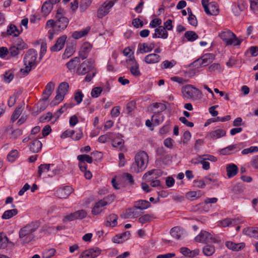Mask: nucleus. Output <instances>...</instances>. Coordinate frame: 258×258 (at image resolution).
Segmentation results:
<instances>
[{
	"label": "nucleus",
	"instance_id": "nucleus-26",
	"mask_svg": "<svg viewBox=\"0 0 258 258\" xmlns=\"http://www.w3.org/2000/svg\"><path fill=\"white\" fill-rule=\"evenodd\" d=\"M151 206L150 203L146 200H140L134 203V208L136 209L145 210Z\"/></svg>",
	"mask_w": 258,
	"mask_h": 258
},
{
	"label": "nucleus",
	"instance_id": "nucleus-45",
	"mask_svg": "<svg viewBox=\"0 0 258 258\" xmlns=\"http://www.w3.org/2000/svg\"><path fill=\"white\" fill-rule=\"evenodd\" d=\"M199 158L200 159V160H198L197 161H192V163L195 164H198L200 163L202 164V167L204 169H209L210 163L208 161H206V160L204 159V157L202 156H199Z\"/></svg>",
	"mask_w": 258,
	"mask_h": 258
},
{
	"label": "nucleus",
	"instance_id": "nucleus-43",
	"mask_svg": "<svg viewBox=\"0 0 258 258\" xmlns=\"http://www.w3.org/2000/svg\"><path fill=\"white\" fill-rule=\"evenodd\" d=\"M184 37L189 41H194L199 37L197 33L192 31H188L184 33Z\"/></svg>",
	"mask_w": 258,
	"mask_h": 258
},
{
	"label": "nucleus",
	"instance_id": "nucleus-52",
	"mask_svg": "<svg viewBox=\"0 0 258 258\" xmlns=\"http://www.w3.org/2000/svg\"><path fill=\"white\" fill-rule=\"evenodd\" d=\"M18 156V152L16 150H12L7 156V159L11 162H14Z\"/></svg>",
	"mask_w": 258,
	"mask_h": 258
},
{
	"label": "nucleus",
	"instance_id": "nucleus-62",
	"mask_svg": "<svg viewBox=\"0 0 258 258\" xmlns=\"http://www.w3.org/2000/svg\"><path fill=\"white\" fill-rule=\"evenodd\" d=\"M84 97V94L81 91H78L75 94V100L77 102L78 104H79L81 103L83 100V98Z\"/></svg>",
	"mask_w": 258,
	"mask_h": 258
},
{
	"label": "nucleus",
	"instance_id": "nucleus-16",
	"mask_svg": "<svg viewBox=\"0 0 258 258\" xmlns=\"http://www.w3.org/2000/svg\"><path fill=\"white\" fill-rule=\"evenodd\" d=\"M73 188L70 186H66L57 189L56 191V196L60 199L68 198L73 191Z\"/></svg>",
	"mask_w": 258,
	"mask_h": 258
},
{
	"label": "nucleus",
	"instance_id": "nucleus-30",
	"mask_svg": "<svg viewBox=\"0 0 258 258\" xmlns=\"http://www.w3.org/2000/svg\"><path fill=\"white\" fill-rule=\"evenodd\" d=\"M225 245L229 249L233 251H238L243 248L245 244L244 243H235L232 241H227L225 243Z\"/></svg>",
	"mask_w": 258,
	"mask_h": 258
},
{
	"label": "nucleus",
	"instance_id": "nucleus-50",
	"mask_svg": "<svg viewBox=\"0 0 258 258\" xmlns=\"http://www.w3.org/2000/svg\"><path fill=\"white\" fill-rule=\"evenodd\" d=\"M14 45L18 47L21 50H23L27 48V44L20 38H17L15 41Z\"/></svg>",
	"mask_w": 258,
	"mask_h": 258
},
{
	"label": "nucleus",
	"instance_id": "nucleus-14",
	"mask_svg": "<svg viewBox=\"0 0 258 258\" xmlns=\"http://www.w3.org/2000/svg\"><path fill=\"white\" fill-rule=\"evenodd\" d=\"M101 250L98 247H94L83 251L80 258H95L97 257Z\"/></svg>",
	"mask_w": 258,
	"mask_h": 258
},
{
	"label": "nucleus",
	"instance_id": "nucleus-36",
	"mask_svg": "<svg viewBox=\"0 0 258 258\" xmlns=\"http://www.w3.org/2000/svg\"><path fill=\"white\" fill-rule=\"evenodd\" d=\"M7 33L8 35H13L15 37L18 36L20 33L17 27L14 24H10L8 26Z\"/></svg>",
	"mask_w": 258,
	"mask_h": 258
},
{
	"label": "nucleus",
	"instance_id": "nucleus-19",
	"mask_svg": "<svg viewBox=\"0 0 258 258\" xmlns=\"http://www.w3.org/2000/svg\"><path fill=\"white\" fill-rule=\"evenodd\" d=\"M54 87L55 84L52 82H49L46 85L42 94L43 100H47L48 99L49 96L54 91Z\"/></svg>",
	"mask_w": 258,
	"mask_h": 258
},
{
	"label": "nucleus",
	"instance_id": "nucleus-54",
	"mask_svg": "<svg viewBox=\"0 0 258 258\" xmlns=\"http://www.w3.org/2000/svg\"><path fill=\"white\" fill-rule=\"evenodd\" d=\"M201 193H202V192L201 190H199L197 191H189L187 193L186 197L188 199H191V200H193L194 198L197 199V198H199V197H200V196L201 195Z\"/></svg>",
	"mask_w": 258,
	"mask_h": 258
},
{
	"label": "nucleus",
	"instance_id": "nucleus-37",
	"mask_svg": "<svg viewBox=\"0 0 258 258\" xmlns=\"http://www.w3.org/2000/svg\"><path fill=\"white\" fill-rule=\"evenodd\" d=\"M90 31V28H87L83 30L79 31H75L72 34V37L75 39H78L85 35H86L89 31Z\"/></svg>",
	"mask_w": 258,
	"mask_h": 258
},
{
	"label": "nucleus",
	"instance_id": "nucleus-31",
	"mask_svg": "<svg viewBox=\"0 0 258 258\" xmlns=\"http://www.w3.org/2000/svg\"><path fill=\"white\" fill-rule=\"evenodd\" d=\"M180 252L185 256L189 257H194L198 255L199 253V250L196 249L194 250H190L189 249L186 247H181L180 249Z\"/></svg>",
	"mask_w": 258,
	"mask_h": 258
},
{
	"label": "nucleus",
	"instance_id": "nucleus-27",
	"mask_svg": "<svg viewBox=\"0 0 258 258\" xmlns=\"http://www.w3.org/2000/svg\"><path fill=\"white\" fill-rule=\"evenodd\" d=\"M237 166L233 164L230 163L227 165L226 166V172L227 175L229 178H231L236 175L238 172Z\"/></svg>",
	"mask_w": 258,
	"mask_h": 258
},
{
	"label": "nucleus",
	"instance_id": "nucleus-55",
	"mask_svg": "<svg viewBox=\"0 0 258 258\" xmlns=\"http://www.w3.org/2000/svg\"><path fill=\"white\" fill-rule=\"evenodd\" d=\"M139 51L141 53H144L150 52L149 47L146 43H143L139 45Z\"/></svg>",
	"mask_w": 258,
	"mask_h": 258
},
{
	"label": "nucleus",
	"instance_id": "nucleus-13",
	"mask_svg": "<svg viewBox=\"0 0 258 258\" xmlns=\"http://www.w3.org/2000/svg\"><path fill=\"white\" fill-rule=\"evenodd\" d=\"M55 31L61 32L64 30L69 23V19L66 17H55Z\"/></svg>",
	"mask_w": 258,
	"mask_h": 258
},
{
	"label": "nucleus",
	"instance_id": "nucleus-28",
	"mask_svg": "<svg viewBox=\"0 0 258 258\" xmlns=\"http://www.w3.org/2000/svg\"><path fill=\"white\" fill-rule=\"evenodd\" d=\"M42 146V143L37 139H33V141L30 143V150L33 153H38L41 150Z\"/></svg>",
	"mask_w": 258,
	"mask_h": 258
},
{
	"label": "nucleus",
	"instance_id": "nucleus-20",
	"mask_svg": "<svg viewBox=\"0 0 258 258\" xmlns=\"http://www.w3.org/2000/svg\"><path fill=\"white\" fill-rule=\"evenodd\" d=\"M67 38L66 35H63L58 38L55 44L51 47V50L52 51H57L61 50L64 45Z\"/></svg>",
	"mask_w": 258,
	"mask_h": 258
},
{
	"label": "nucleus",
	"instance_id": "nucleus-58",
	"mask_svg": "<svg viewBox=\"0 0 258 258\" xmlns=\"http://www.w3.org/2000/svg\"><path fill=\"white\" fill-rule=\"evenodd\" d=\"M75 133L72 134V139L75 141H78L82 138L83 133L81 129L74 131Z\"/></svg>",
	"mask_w": 258,
	"mask_h": 258
},
{
	"label": "nucleus",
	"instance_id": "nucleus-38",
	"mask_svg": "<svg viewBox=\"0 0 258 258\" xmlns=\"http://www.w3.org/2000/svg\"><path fill=\"white\" fill-rule=\"evenodd\" d=\"M124 143V140L122 139L119 137H116L112 140V145L113 147L118 148L121 150L123 147Z\"/></svg>",
	"mask_w": 258,
	"mask_h": 258
},
{
	"label": "nucleus",
	"instance_id": "nucleus-29",
	"mask_svg": "<svg viewBox=\"0 0 258 258\" xmlns=\"http://www.w3.org/2000/svg\"><path fill=\"white\" fill-rule=\"evenodd\" d=\"M130 60L133 61L134 65L130 68V72L131 74L136 77H139L141 75V73L139 70V65L135 59L134 56L130 59Z\"/></svg>",
	"mask_w": 258,
	"mask_h": 258
},
{
	"label": "nucleus",
	"instance_id": "nucleus-18",
	"mask_svg": "<svg viewBox=\"0 0 258 258\" xmlns=\"http://www.w3.org/2000/svg\"><path fill=\"white\" fill-rule=\"evenodd\" d=\"M226 135V131L222 129H217L208 133L206 138L210 140L219 139Z\"/></svg>",
	"mask_w": 258,
	"mask_h": 258
},
{
	"label": "nucleus",
	"instance_id": "nucleus-53",
	"mask_svg": "<svg viewBox=\"0 0 258 258\" xmlns=\"http://www.w3.org/2000/svg\"><path fill=\"white\" fill-rule=\"evenodd\" d=\"M161 115V114L160 112L153 115L152 116V121L158 125L163 120V116Z\"/></svg>",
	"mask_w": 258,
	"mask_h": 258
},
{
	"label": "nucleus",
	"instance_id": "nucleus-15",
	"mask_svg": "<svg viewBox=\"0 0 258 258\" xmlns=\"http://www.w3.org/2000/svg\"><path fill=\"white\" fill-rule=\"evenodd\" d=\"M5 133L9 134L11 139L16 140L22 134L23 132L19 128L13 130L12 125H9L5 127Z\"/></svg>",
	"mask_w": 258,
	"mask_h": 258
},
{
	"label": "nucleus",
	"instance_id": "nucleus-56",
	"mask_svg": "<svg viewBox=\"0 0 258 258\" xmlns=\"http://www.w3.org/2000/svg\"><path fill=\"white\" fill-rule=\"evenodd\" d=\"M258 152V147L257 146H251L250 147L244 149L241 151L243 155L249 153H257Z\"/></svg>",
	"mask_w": 258,
	"mask_h": 258
},
{
	"label": "nucleus",
	"instance_id": "nucleus-11",
	"mask_svg": "<svg viewBox=\"0 0 258 258\" xmlns=\"http://www.w3.org/2000/svg\"><path fill=\"white\" fill-rule=\"evenodd\" d=\"M107 199L108 198L106 197L96 202L92 210V214L97 215L103 212L105 209V207L108 204Z\"/></svg>",
	"mask_w": 258,
	"mask_h": 258
},
{
	"label": "nucleus",
	"instance_id": "nucleus-4",
	"mask_svg": "<svg viewBox=\"0 0 258 258\" xmlns=\"http://www.w3.org/2000/svg\"><path fill=\"white\" fill-rule=\"evenodd\" d=\"M219 36L225 42L226 45H239L242 41L237 38L236 35L229 29H225L219 33Z\"/></svg>",
	"mask_w": 258,
	"mask_h": 258
},
{
	"label": "nucleus",
	"instance_id": "nucleus-34",
	"mask_svg": "<svg viewBox=\"0 0 258 258\" xmlns=\"http://www.w3.org/2000/svg\"><path fill=\"white\" fill-rule=\"evenodd\" d=\"M18 213V210L16 209H13L11 210H8L4 212L2 218L3 219H9L14 216H16Z\"/></svg>",
	"mask_w": 258,
	"mask_h": 258
},
{
	"label": "nucleus",
	"instance_id": "nucleus-61",
	"mask_svg": "<svg viewBox=\"0 0 258 258\" xmlns=\"http://www.w3.org/2000/svg\"><path fill=\"white\" fill-rule=\"evenodd\" d=\"M55 250L53 248L49 249L43 253V258H50L55 254Z\"/></svg>",
	"mask_w": 258,
	"mask_h": 258
},
{
	"label": "nucleus",
	"instance_id": "nucleus-51",
	"mask_svg": "<svg viewBox=\"0 0 258 258\" xmlns=\"http://www.w3.org/2000/svg\"><path fill=\"white\" fill-rule=\"evenodd\" d=\"M75 51L74 48L72 46H67L64 53L62 55V58L66 59L73 55Z\"/></svg>",
	"mask_w": 258,
	"mask_h": 258
},
{
	"label": "nucleus",
	"instance_id": "nucleus-8",
	"mask_svg": "<svg viewBox=\"0 0 258 258\" xmlns=\"http://www.w3.org/2000/svg\"><path fill=\"white\" fill-rule=\"evenodd\" d=\"M196 242L201 243L216 242V240L213 235L209 232L202 230L201 232L195 238Z\"/></svg>",
	"mask_w": 258,
	"mask_h": 258
},
{
	"label": "nucleus",
	"instance_id": "nucleus-7",
	"mask_svg": "<svg viewBox=\"0 0 258 258\" xmlns=\"http://www.w3.org/2000/svg\"><path fill=\"white\" fill-rule=\"evenodd\" d=\"M116 2L115 0H106L97 10V17L101 19L106 16Z\"/></svg>",
	"mask_w": 258,
	"mask_h": 258
},
{
	"label": "nucleus",
	"instance_id": "nucleus-35",
	"mask_svg": "<svg viewBox=\"0 0 258 258\" xmlns=\"http://www.w3.org/2000/svg\"><path fill=\"white\" fill-rule=\"evenodd\" d=\"M209 13H206L208 15L216 16L219 13V9L217 4L215 2L210 3L209 6Z\"/></svg>",
	"mask_w": 258,
	"mask_h": 258
},
{
	"label": "nucleus",
	"instance_id": "nucleus-17",
	"mask_svg": "<svg viewBox=\"0 0 258 258\" xmlns=\"http://www.w3.org/2000/svg\"><path fill=\"white\" fill-rule=\"evenodd\" d=\"M92 48V45L88 42H84L79 51V57L82 59L86 58Z\"/></svg>",
	"mask_w": 258,
	"mask_h": 258
},
{
	"label": "nucleus",
	"instance_id": "nucleus-3",
	"mask_svg": "<svg viewBox=\"0 0 258 258\" xmlns=\"http://www.w3.org/2000/svg\"><path fill=\"white\" fill-rule=\"evenodd\" d=\"M39 227L38 223H31L22 228L19 231V237L23 239L24 243H28L34 238L33 233Z\"/></svg>",
	"mask_w": 258,
	"mask_h": 258
},
{
	"label": "nucleus",
	"instance_id": "nucleus-42",
	"mask_svg": "<svg viewBox=\"0 0 258 258\" xmlns=\"http://www.w3.org/2000/svg\"><path fill=\"white\" fill-rule=\"evenodd\" d=\"M154 218V215L152 214H148L143 215L139 219V222L143 224L146 223L150 222Z\"/></svg>",
	"mask_w": 258,
	"mask_h": 258
},
{
	"label": "nucleus",
	"instance_id": "nucleus-6",
	"mask_svg": "<svg viewBox=\"0 0 258 258\" xmlns=\"http://www.w3.org/2000/svg\"><path fill=\"white\" fill-rule=\"evenodd\" d=\"M94 60L92 58L84 61L76 69V73L78 75H84L93 71L94 69Z\"/></svg>",
	"mask_w": 258,
	"mask_h": 258
},
{
	"label": "nucleus",
	"instance_id": "nucleus-23",
	"mask_svg": "<svg viewBox=\"0 0 258 258\" xmlns=\"http://www.w3.org/2000/svg\"><path fill=\"white\" fill-rule=\"evenodd\" d=\"M160 60V56L155 53L149 54L144 58V61L147 64L158 63Z\"/></svg>",
	"mask_w": 258,
	"mask_h": 258
},
{
	"label": "nucleus",
	"instance_id": "nucleus-5",
	"mask_svg": "<svg viewBox=\"0 0 258 258\" xmlns=\"http://www.w3.org/2000/svg\"><path fill=\"white\" fill-rule=\"evenodd\" d=\"M182 93L184 97L194 100L201 99L203 96L202 92L191 85H187L183 87Z\"/></svg>",
	"mask_w": 258,
	"mask_h": 258
},
{
	"label": "nucleus",
	"instance_id": "nucleus-33",
	"mask_svg": "<svg viewBox=\"0 0 258 258\" xmlns=\"http://www.w3.org/2000/svg\"><path fill=\"white\" fill-rule=\"evenodd\" d=\"M215 58V56L212 53L205 54L201 57V66H206L209 63L211 62Z\"/></svg>",
	"mask_w": 258,
	"mask_h": 258
},
{
	"label": "nucleus",
	"instance_id": "nucleus-39",
	"mask_svg": "<svg viewBox=\"0 0 258 258\" xmlns=\"http://www.w3.org/2000/svg\"><path fill=\"white\" fill-rule=\"evenodd\" d=\"M69 88V85L68 83L62 82L59 85L56 92L65 95L68 91Z\"/></svg>",
	"mask_w": 258,
	"mask_h": 258
},
{
	"label": "nucleus",
	"instance_id": "nucleus-1",
	"mask_svg": "<svg viewBox=\"0 0 258 258\" xmlns=\"http://www.w3.org/2000/svg\"><path fill=\"white\" fill-rule=\"evenodd\" d=\"M135 161L131 165V170L133 172L140 173L147 168L149 162V156L143 151L138 152L135 156Z\"/></svg>",
	"mask_w": 258,
	"mask_h": 258
},
{
	"label": "nucleus",
	"instance_id": "nucleus-59",
	"mask_svg": "<svg viewBox=\"0 0 258 258\" xmlns=\"http://www.w3.org/2000/svg\"><path fill=\"white\" fill-rule=\"evenodd\" d=\"M250 8L253 13L258 12V0H249Z\"/></svg>",
	"mask_w": 258,
	"mask_h": 258
},
{
	"label": "nucleus",
	"instance_id": "nucleus-9",
	"mask_svg": "<svg viewBox=\"0 0 258 258\" xmlns=\"http://www.w3.org/2000/svg\"><path fill=\"white\" fill-rule=\"evenodd\" d=\"M54 165L52 164H43L38 166V176L40 177L42 173L47 172L52 170V173L48 174L49 176L52 177L53 176L59 174L60 170L58 169H52L51 167H53Z\"/></svg>",
	"mask_w": 258,
	"mask_h": 258
},
{
	"label": "nucleus",
	"instance_id": "nucleus-47",
	"mask_svg": "<svg viewBox=\"0 0 258 258\" xmlns=\"http://www.w3.org/2000/svg\"><path fill=\"white\" fill-rule=\"evenodd\" d=\"M238 146V145L237 144L230 145L226 148L221 149L220 151V153L223 155L230 154V152L237 148Z\"/></svg>",
	"mask_w": 258,
	"mask_h": 258
},
{
	"label": "nucleus",
	"instance_id": "nucleus-48",
	"mask_svg": "<svg viewBox=\"0 0 258 258\" xmlns=\"http://www.w3.org/2000/svg\"><path fill=\"white\" fill-rule=\"evenodd\" d=\"M22 106L18 107L16 109L11 116V121L12 122H14L18 118L22 112Z\"/></svg>",
	"mask_w": 258,
	"mask_h": 258
},
{
	"label": "nucleus",
	"instance_id": "nucleus-57",
	"mask_svg": "<svg viewBox=\"0 0 258 258\" xmlns=\"http://www.w3.org/2000/svg\"><path fill=\"white\" fill-rule=\"evenodd\" d=\"M102 91L101 87H96L92 89L91 95L93 98H97L99 97Z\"/></svg>",
	"mask_w": 258,
	"mask_h": 258
},
{
	"label": "nucleus",
	"instance_id": "nucleus-25",
	"mask_svg": "<svg viewBox=\"0 0 258 258\" xmlns=\"http://www.w3.org/2000/svg\"><path fill=\"white\" fill-rule=\"evenodd\" d=\"M118 216L115 214H111L106 217L105 225L107 227H114L117 225Z\"/></svg>",
	"mask_w": 258,
	"mask_h": 258
},
{
	"label": "nucleus",
	"instance_id": "nucleus-49",
	"mask_svg": "<svg viewBox=\"0 0 258 258\" xmlns=\"http://www.w3.org/2000/svg\"><path fill=\"white\" fill-rule=\"evenodd\" d=\"M176 64V61L174 60L169 61L168 60H164L161 64V68L162 69H170L172 68Z\"/></svg>",
	"mask_w": 258,
	"mask_h": 258
},
{
	"label": "nucleus",
	"instance_id": "nucleus-22",
	"mask_svg": "<svg viewBox=\"0 0 258 258\" xmlns=\"http://www.w3.org/2000/svg\"><path fill=\"white\" fill-rule=\"evenodd\" d=\"M80 63V58L79 57H75L70 60L66 63L67 68L71 72H76V67Z\"/></svg>",
	"mask_w": 258,
	"mask_h": 258
},
{
	"label": "nucleus",
	"instance_id": "nucleus-24",
	"mask_svg": "<svg viewBox=\"0 0 258 258\" xmlns=\"http://www.w3.org/2000/svg\"><path fill=\"white\" fill-rule=\"evenodd\" d=\"M243 233L250 237L258 239V228L257 227H246L243 229Z\"/></svg>",
	"mask_w": 258,
	"mask_h": 258
},
{
	"label": "nucleus",
	"instance_id": "nucleus-60",
	"mask_svg": "<svg viewBox=\"0 0 258 258\" xmlns=\"http://www.w3.org/2000/svg\"><path fill=\"white\" fill-rule=\"evenodd\" d=\"M5 81L7 83H10L14 78V74L10 71H8L5 72L4 75Z\"/></svg>",
	"mask_w": 258,
	"mask_h": 258
},
{
	"label": "nucleus",
	"instance_id": "nucleus-12",
	"mask_svg": "<svg viewBox=\"0 0 258 258\" xmlns=\"http://www.w3.org/2000/svg\"><path fill=\"white\" fill-rule=\"evenodd\" d=\"M247 7V4L245 0H237L232 7V12L236 16H239Z\"/></svg>",
	"mask_w": 258,
	"mask_h": 258
},
{
	"label": "nucleus",
	"instance_id": "nucleus-63",
	"mask_svg": "<svg viewBox=\"0 0 258 258\" xmlns=\"http://www.w3.org/2000/svg\"><path fill=\"white\" fill-rule=\"evenodd\" d=\"M20 50H21L19 49L18 47H16V46L14 45L11 46L9 48V51L12 56H16L19 54Z\"/></svg>",
	"mask_w": 258,
	"mask_h": 258
},
{
	"label": "nucleus",
	"instance_id": "nucleus-21",
	"mask_svg": "<svg viewBox=\"0 0 258 258\" xmlns=\"http://www.w3.org/2000/svg\"><path fill=\"white\" fill-rule=\"evenodd\" d=\"M168 34L165 28L162 26H159L158 28L155 30V33L153 34V38H161L166 39L168 37Z\"/></svg>",
	"mask_w": 258,
	"mask_h": 258
},
{
	"label": "nucleus",
	"instance_id": "nucleus-32",
	"mask_svg": "<svg viewBox=\"0 0 258 258\" xmlns=\"http://www.w3.org/2000/svg\"><path fill=\"white\" fill-rule=\"evenodd\" d=\"M53 5L48 1L44 3L41 7V12L44 16H47L51 11Z\"/></svg>",
	"mask_w": 258,
	"mask_h": 258
},
{
	"label": "nucleus",
	"instance_id": "nucleus-2",
	"mask_svg": "<svg viewBox=\"0 0 258 258\" xmlns=\"http://www.w3.org/2000/svg\"><path fill=\"white\" fill-rule=\"evenodd\" d=\"M37 57V51L34 49H29L24 57L25 68L21 69L20 72L24 75H27L33 68L37 66V63L36 61Z\"/></svg>",
	"mask_w": 258,
	"mask_h": 258
},
{
	"label": "nucleus",
	"instance_id": "nucleus-46",
	"mask_svg": "<svg viewBox=\"0 0 258 258\" xmlns=\"http://www.w3.org/2000/svg\"><path fill=\"white\" fill-rule=\"evenodd\" d=\"M77 159L79 161H83L84 162L86 161L89 164H91L93 162L92 157L86 154L78 155L77 156Z\"/></svg>",
	"mask_w": 258,
	"mask_h": 258
},
{
	"label": "nucleus",
	"instance_id": "nucleus-64",
	"mask_svg": "<svg viewBox=\"0 0 258 258\" xmlns=\"http://www.w3.org/2000/svg\"><path fill=\"white\" fill-rule=\"evenodd\" d=\"M194 185L195 187L201 188H204L206 186V183L204 180H195L194 181Z\"/></svg>",
	"mask_w": 258,
	"mask_h": 258
},
{
	"label": "nucleus",
	"instance_id": "nucleus-40",
	"mask_svg": "<svg viewBox=\"0 0 258 258\" xmlns=\"http://www.w3.org/2000/svg\"><path fill=\"white\" fill-rule=\"evenodd\" d=\"M9 242V239L6 235L3 233L0 232V249L5 248Z\"/></svg>",
	"mask_w": 258,
	"mask_h": 258
},
{
	"label": "nucleus",
	"instance_id": "nucleus-41",
	"mask_svg": "<svg viewBox=\"0 0 258 258\" xmlns=\"http://www.w3.org/2000/svg\"><path fill=\"white\" fill-rule=\"evenodd\" d=\"M215 251L214 246L207 245L205 246L203 248V252L204 255L209 256L212 255Z\"/></svg>",
	"mask_w": 258,
	"mask_h": 258
},
{
	"label": "nucleus",
	"instance_id": "nucleus-10",
	"mask_svg": "<svg viewBox=\"0 0 258 258\" xmlns=\"http://www.w3.org/2000/svg\"><path fill=\"white\" fill-rule=\"evenodd\" d=\"M87 216V213L84 210H78L74 213H72L63 217V222L72 221L77 219H82Z\"/></svg>",
	"mask_w": 258,
	"mask_h": 258
},
{
	"label": "nucleus",
	"instance_id": "nucleus-44",
	"mask_svg": "<svg viewBox=\"0 0 258 258\" xmlns=\"http://www.w3.org/2000/svg\"><path fill=\"white\" fill-rule=\"evenodd\" d=\"M64 97V95L56 92V95L55 96L54 99L50 102V105L51 107H53L56 105V104L59 103L61 101H62L63 100Z\"/></svg>",
	"mask_w": 258,
	"mask_h": 258
}]
</instances>
